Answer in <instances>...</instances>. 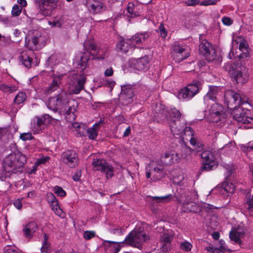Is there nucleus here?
I'll use <instances>...</instances> for the list:
<instances>
[{
  "label": "nucleus",
  "instance_id": "nucleus-1",
  "mask_svg": "<svg viewBox=\"0 0 253 253\" xmlns=\"http://www.w3.org/2000/svg\"><path fill=\"white\" fill-rule=\"evenodd\" d=\"M225 96L226 99L230 100V101H233L235 104L232 112L235 120L242 124H252L253 123V114L251 111L242 107H237L248 102V98L246 96L230 90L225 92Z\"/></svg>",
  "mask_w": 253,
  "mask_h": 253
},
{
  "label": "nucleus",
  "instance_id": "nucleus-2",
  "mask_svg": "<svg viewBox=\"0 0 253 253\" xmlns=\"http://www.w3.org/2000/svg\"><path fill=\"white\" fill-rule=\"evenodd\" d=\"M68 96L65 91H62L57 95L50 97L46 106L49 109L60 114L66 113L69 115L74 113L76 111L78 103L74 99H69Z\"/></svg>",
  "mask_w": 253,
  "mask_h": 253
},
{
  "label": "nucleus",
  "instance_id": "nucleus-3",
  "mask_svg": "<svg viewBox=\"0 0 253 253\" xmlns=\"http://www.w3.org/2000/svg\"><path fill=\"white\" fill-rule=\"evenodd\" d=\"M223 68L237 83L244 84L248 80L249 74L248 70L240 61L227 63Z\"/></svg>",
  "mask_w": 253,
  "mask_h": 253
},
{
  "label": "nucleus",
  "instance_id": "nucleus-4",
  "mask_svg": "<svg viewBox=\"0 0 253 253\" xmlns=\"http://www.w3.org/2000/svg\"><path fill=\"white\" fill-rule=\"evenodd\" d=\"M165 167L158 160L151 161L146 167V177L151 182H156L164 178L166 175Z\"/></svg>",
  "mask_w": 253,
  "mask_h": 253
},
{
  "label": "nucleus",
  "instance_id": "nucleus-5",
  "mask_svg": "<svg viewBox=\"0 0 253 253\" xmlns=\"http://www.w3.org/2000/svg\"><path fill=\"white\" fill-rule=\"evenodd\" d=\"M149 236L144 231L143 228L136 227L126 238L125 241L129 245L141 249L144 242L149 240Z\"/></svg>",
  "mask_w": 253,
  "mask_h": 253
},
{
  "label": "nucleus",
  "instance_id": "nucleus-6",
  "mask_svg": "<svg viewBox=\"0 0 253 253\" xmlns=\"http://www.w3.org/2000/svg\"><path fill=\"white\" fill-rule=\"evenodd\" d=\"M24 158L16 154H10L6 156L3 162V168L8 171L13 172L23 167Z\"/></svg>",
  "mask_w": 253,
  "mask_h": 253
},
{
  "label": "nucleus",
  "instance_id": "nucleus-7",
  "mask_svg": "<svg viewBox=\"0 0 253 253\" xmlns=\"http://www.w3.org/2000/svg\"><path fill=\"white\" fill-rule=\"evenodd\" d=\"M200 82L197 80L193 81L192 83L182 88L177 93V96L179 99H190L194 97L199 90Z\"/></svg>",
  "mask_w": 253,
  "mask_h": 253
},
{
  "label": "nucleus",
  "instance_id": "nucleus-8",
  "mask_svg": "<svg viewBox=\"0 0 253 253\" xmlns=\"http://www.w3.org/2000/svg\"><path fill=\"white\" fill-rule=\"evenodd\" d=\"M172 50L173 59L177 62L185 59L190 55L189 47L177 42H175L172 44Z\"/></svg>",
  "mask_w": 253,
  "mask_h": 253
},
{
  "label": "nucleus",
  "instance_id": "nucleus-9",
  "mask_svg": "<svg viewBox=\"0 0 253 253\" xmlns=\"http://www.w3.org/2000/svg\"><path fill=\"white\" fill-rule=\"evenodd\" d=\"M200 43L199 46L200 53L209 61L214 60L216 57L214 48L207 40H202L200 38Z\"/></svg>",
  "mask_w": 253,
  "mask_h": 253
},
{
  "label": "nucleus",
  "instance_id": "nucleus-10",
  "mask_svg": "<svg viewBox=\"0 0 253 253\" xmlns=\"http://www.w3.org/2000/svg\"><path fill=\"white\" fill-rule=\"evenodd\" d=\"M92 165L94 170L100 171L105 174L107 178L112 177L114 175V169L112 166L108 164L105 160L94 159Z\"/></svg>",
  "mask_w": 253,
  "mask_h": 253
},
{
  "label": "nucleus",
  "instance_id": "nucleus-11",
  "mask_svg": "<svg viewBox=\"0 0 253 253\" xmlns=\"http://www.w3.org/2000/svg\"><path fill=\"white\" fill-rule=\"evenodd\" d=\"M211 106L207 112L209 120L212 122H218L222 121L224 118V112L223 107L216 102L211 103Z\"/></svg>",
  "mask_w": 253,
  "mask_h": 253
},
{
  "label": "nucleus",
  "instance_id": "nucleus-12",
  "mask_svg": "<svg viewBox=\"0 0 253 253\" xmlns=\"http://www.w3.org/2000/svg\"><path fill=\"white\" fill-rule=\"evenodd\" d=\"M57 0H35V1L38 4L39 13L44 16H47L57 6Z\"/></svg>",
  "mask_w": 253,
  "mask_h": 253
},
{
  "label": "nucleus",
  "instance_id": "nucleus-13",
  "mask_svg": "<svg viewBox=\"0 0 253 253\" xmlns=\"http://www.w3.org/2000/svg\"><path fill=\"white\" fill-rule=\"evenodd\" d=\"M135 98L134 87L131 85L127 84L122 86V91L120 99L125 105L131 103Z\"/></svg>",
  "mask_w": 253,
  "mask_h": 253
},
{
  "label": "nucleus",
  "instance_id": "nucleus-14",
  "mask_svg": "<svg viewBox=\"0 0 253 253\" xmlns=\"http://www.w3.org/2000/svg\"><path fill=\"white\" fill-rule=\"evenodd\" d=\"M51 122V117L45 114L40 117H36L32 120L31 123V129L34 134L39 133L43 128V125L46 123H49Z\"/></svg>",
  "mask_w": 253,
  "mask_h": 253
},
{
  "label": "nucleus",
  "instance_id": "nucleus-15",
  "mask_svg": "<svg viewBox=\"0 0 253 253\" xmlns=\"http://www.w3.org/2000/svg\"><path fill=\"white\" fill-rule=\"evenodd\" d=\"M180 136L183 140L189 141L190 144L194 147V149L197 151H200L202 150L203 145L199 142L198 140L194 137L193 130L190 127L184 126V130Z\"/></svg>",
  "mask_w": 253,
  "mask_h": 253
},
{
  "label": "nucleus",
  "instance_id": "nucleus-16",
  "mask_svg": "<svg viewBox=\"0 0 253 253\" xmlns=\"http://www.w3.org/2000/svg\"><path fill=\"white\" fill-rule=\"evenodd\" d=\"M63 162L70 168H75L79 163L78 154L74 150H67L62 155Z\"/></svg>",
  "mask_w": 253,
  "mask_h": 253
},
{
  "label": "nucleus",
  "instance_id": "nucleus-17",
  "mask_svg": "<svg viewBox=\"0 0 253 253\" xmlns=\"http://www.w3.org/2000/svg\"><path fill=\"white\" fill-rule=\"evenodd\" d=\"M41 40V34L38 32H36L31 39L25 38V46L29 50H37L41 48L40 43Z\"/></svg>",
  "mask_w": 253,
  "mask_h": 253
},
{
  "label": "nucleus",
  "instance_id": "nucleus-18",
  "mask_svg": "<svg viewBox=\"0 0 253 253\" xmlns=\"http://www.w3.org/2000/svg\"><path fill=\"white\" fill-rule=\"evenodd\" d=\"M179 159V155L173 151L166 152L158 161L164 167L171 165L177 162Z\"/></svg>",
  "mask_w": 253,
  "mask_h": 253
},
{
  "label": "nucleus",
  "instance_id": "nucleus-19",
  "mask_svg": "<svg viewBox=\"0 0 253 253\" xmlns=\"http://www.w3.org/2000/svg\"><path fill=\"white\" fill-rule=\"evenodd\" d=\"M131 68L139 71H145L148 69V59L145 56L139 59H131L129 61Z\"/></svg>",
  "mask_w": 253,
  "mask_h": 253
},
{
  "label": "nucleus",
  "instance_id": "nucleus-20",
  "mask_svg": "<svg viewBox=\"0 0 253 253\" xmlns=\"http://www.w3.org/2000/svg\"><path fill=\"white\" fill-rule=\"evenodd\" d=\"M86 6L90 12L93 14L101 13L106 9L101 0H87Z\"/></svg>",
  "mask_w": 253,
  "mask_h": 253
},
{
  "label": "nucleus",
  "instance_id": "nucleus-21",
  "mask_svg": "<svg viewBox=\"0 0 253 253\" xmlns=\"http://www.w3.org/2000/svg\"><path fill=\"white\" fill-rule=\"evenodd\" d=\"M219 88L217 86H213L210 87L208 92L204 97V102L208 105L211 103L215 102L217 98V94L219 91Z\"/></svg>",
  "mask_w": 253,
  "mask_h": 253
},
{
  "label": "nucleus",
  "instance_id": "nucleus-22",
  "mask_svg": "<svg viewBox=\"0 0 253 253\" xmlns=\"http://www.w3.org/2000/svg\"><path fill=\"white\" fill-rule=\"evenodd\" d=\"M244 234V230L242 228H233L230 232L229 237L231 240L241 245V238Z\"/></svg>",
  "mask_w": 253,
  "mask_h": 253
},
{
  "label": "nucleus",
  "instance_id": "nucleus-23",
  "mask_svg": "<svg viewBox=\"0 0 253 253\" xmlns=\"http://www.w3.org/2000/svg\"><path fill=\"white\" fill-rule=\"evenodd\" d=\"M103 245L106 253H118L121 249L120 245L118 242L105 241Z\"/></svg>",
  "mask_w": 253,
  "mask_h": 253
},
{
  "label": "nucleus",
  "instance_id": "nucleus-24",
  "mask_svg": "<svg viewBox=\"0 0 253 253\" xmlns=\"http://www.w3.org/2000/svg\"><path fill=\"white\" fill-rule=\"evenodd\" d=\"M38 228L37 225L35 222L31 221L25 225L23 229L24 234L26 238H32Z\"/></svg>",
  "mask_w": 253,
  "mask_h": 253
},
{
  "label": "nucleus",
  "instance_id": "nucleus-25",
  "mask_svg": "<svg viewBox=\"0 0 253 253\" xmlns=\"http://www.w3.org/2000/svg\"><path fill=\"white\" fill-rule=\"evenodd\" d=\"M149 37L148 33L136 34L130 39L133 47L136 45H140L144 42L146 39H147Z\"/></svg>",
  "mask_w": 253,
  "mask_h": 253
},
{
  "label": "nucleus",
  "instance_id": "nucleus-26",
  "mask_svg": "<svg viewBox=\"0 0 253 253\" xmlns=\"http://www.w3.org/2000/svg\"><path fill=\"white\" fill-rule=\"evenodd\" d=\"M89 60L88 54L84 53H80L76 56V60L77 63L80 68L82 69V71L84 72V70L86 68L87 66V62Z\"/></svg>",
  "mask_w": 253,
  "mask_h": 253
},
{
  "label": "nucleus",
  "instance_id": "nucleus-27",
  "mask_svg": "<svg viewBox=\"0 0 253 253\" xmlns=\"http://www.w3.org/2000/svg\"><path fill=\"white\" fill-rule=\"evenodd\" d=\"M169 126L171 132L174 135H180L182 134L184 126H181L179 121L173 120V122Z\"/></svg>",
  "mask_w": 253,
  "mask_h": 253
},
{
  "label": "nucleus",
  "instance_id": "nucleus-28",
  "mask_svg": "<svg viewBox=\"0 0 253 253\" xmlns=\"http://www.w3.org/2000/svg\"><path fill=\"white\" fill-rule=\"evenodd\" d=\"M132 47L133 45L130 39H126V41L122 40L117 44V48L119 50L124 53H126Z\"/></svg>",
  "mask_w": 253,
  "mask_h": 253
},
{
  "label": "nucleus",
  "instance_id": "nucleus-29",
  "mask_svg": "<svg viewBox=\"0 0 253 253\" xmlns=\"http://www.w3.org/2000/svg\"><path fill=\"white\" fill-rule=\"evenodd\" d=\"M20 62L26 67L29 68L32 67V59L27 54L26 51L21 53L19 57Z\"/></svg>",
  "mask_w": 253,
  "mask_h": 253
},
{
  "label": "nucleus",
  "instance_id": "nucleus-30",
  "mask_svg": "<svg viewBox=\"0 0 253 253\" xmlns=\"http://www.w3.org/2000/svg\"><path fill=\"white\" fill-rule=\"evenodd\" d=\"M155 111L156 113L155 117L156 118H159L161 120L167 118L168 117V114H169L168 110L161 105L159 106L157 105Z\"/></svg>",
  "mask_w": 253,
  "mask_h": 253
},
{
  "label": "nucleus",
  "instance_id": "nucleus-31",
  "mask_svg": "<svg viewBox=\"0 0 253 253\" xmlns=\"http://www.w3.org/2000/svg\"><path fill=\"white\" fill-rule=\"evenodd\" d=\"M63 75L55 76L53 77L51 84L49 86L47 91L48 92H52L56 90L59 84L61 83V80Z\"/></svg>",
  "mask_w": 253,
  "mask_h": 253
},
{
  "label": "nucleus",
  "instance_id": "nucleus-32",
  "mask_svg": "<svg viewBox=\"0 0 253 253\" xmlns=\"http://www.w3.org/2000/svg\"><path fill=\"white\" fill-rule=\"evenodd\" d=\"M101 123V120L100 122L95 123L91 127L86 129V133L88 138L90 139H94L97 136V133L98 130V127L100 124Z\"/></svg>",
  "mask_w": 253,
  "mask_h": 253
},
{
  "label": "nucleus",
  "instance_id": "nucleus-33",
  "mask_svg": "<svg viewBox=\"0 0 253 253\" xmlns=\"http://www.w3.org/2000/svg\"><path fill=\"white\" fill-rule=\"evenodd\" d=\"M85 82V78L84 75H81L77 79V84L73 90L74 93L78 94L83 89L84 84Z\"/></svg>",
  "mask_w": 253,
  "mask_h": 253
},
{
  "label": "nucleus",
  "instance_id": "nucleus-34",
  "mask_svg": "<svg viewBox=\"0 0 253 253\" xmlns=\"http://www.w3.org/2000/svg\"><path fill=\"white\" fill-rule=\"evenodd\" d=\"M126 10L129 14V16L134 17L139 15L137 5H135L133 2H129L126 7Z\"/></svg>",
  "mask_w": 253,
  "mask_h": 253
},
{
  "label": "nucleus",
  "instance_id": "nucleus-35",
  "mask_svg": "<svg viewBox=\"0 0 253 253\" xmlns=\"http://www.w3.org/2000/svg\"><path fill=\"white\" fill-rule=\"evenodd\" d=\"M73 127L80 136H84L86 134V129L83 124L75 123L73 124Z\"/></svg>",
  "mask_w": 253,
  "mask_h": 253
},
{
  "label": "nucleus",
  "instance_id": "nucleus-36",
  "mask_svg": "<svg viewBox=\"0 0 253 253\" xmlns=\"http://www.w3.org/2000/svg\"><path fill=\"white\" fill-rule=\"evenodd\" d=\"M197 206L194 203L189 202L182 205V211L185 212H195Z\"/></svg>",
  "mask_w": 253,
  "mask_h": 253
},
{
  "label": "nucleus",
  "instance_id": "nucleus-37",
  "mask_svg": "<svg viewBox=\"0 0 253 253\" xmlns=\"http://www.w3.org/2000/svg\"><path fill=\"white\" fill-rule=\"evenodd\" d=\"M201 158L204 162H211L214 160V157L212 153L209 150H204L200 154Z\"/></svg>",
  "mask_w": 253,
  "mask_h": 253
},
{
  "label": "nucleus",
  "instance_id": "nucleus-38",
  "mask_svg": "<svg viewBox=\"0 0 253 253\" xmlns=\"http://www.w3.org/2000/svg\"><path fill=\"white\" fill-rule=\"evenodd\" d=\"M173 196L171 194H169L165 196L161 197H152V200L158 203H167L170 201Z\"/></svg>",
  "mask_w": 253,
  "mask_h": 253
},
{
  "label": "nucleus",
  "instance_id": "nucleus-39",
  "mask_svg": "<svg viewBox=\"0 0 253 253\" xmlns=\"http://www.w3.org/2000/svg\"><path fill=\"white\" fill-rule=\"evenodd\" d=\"M18 88L16 86H8L5 84H0V90L4 92L12 93L16 91Z\"/></svg>",
  "mask_w": 253,
  "mask_h": 253
},
{
  "label": "nucleus",
  "instance_id": "nucleus-40",
  "mask_svg": "<svg viewBox=\"0 0 253 253\" xmlns=\"http://www.w3.org/2000/svg\"><path fill=\"white\" fill-rule=\"evenodd\" d=\"M48 237L45 233L43 234V241L42 242V246L41 248V252L42 253H47L49 250L50 246L47 242Z\"/></svg>",
  "mask_w": 253,
  "mask_h": 253
},
{
  "label": "nucleus",
  "instance_id": "nucleus-41",
  "mask_svg": "<svg viewBox=\"0 0 253 253\" xmlns=\"http://www.w3.org/2000/svg\"><path fill=\"white\" fill-rule=\"evenodd\" d=\"M26 94L24 92H20L15 97L14 102L15 104H20L23 103L26 99Z\"/></svg>",
  "mask_w": 253,
  "mask_h": 253
},
{
  "label": "nucleus",
  "instance_id": "nucleus-42",
  "mask_svg": "<svg viewBox=\"0 0 253 253\" xmlns=\"http://www.w3.org/2000/svg\"><path fill=\"white\" fill-rule=\"evenodd\" d=\"M215 166V162L214 160H211V162H205L204 164L201 168V170L209 171L213 169V168Z\"/></svg>",
  "mask_w": 253,
  "mask_h": 253
},
{
  "label": "nucleus",
  "instance_id": "nucleus-43",
  "mask_svg": "<svg viewBox=\"0 0 253 253\" xmlns=\"http://www.w3.org/2000/svg\"><path fill=\"white\" fill-rule=\"evenodd\" d=\"M173 239L172 234L169 232L167 231L164 232L161 237V240L165 243L170 242Z\"/></svg>",
  "mask_w": 253,
  "mask_h": 253
},
{
  "label": "nucleus",
  "instance_id": "nucleus-44",
  "mask_svg": "<svg viewBox=\"0 0 253 253\" xmlns=\"http://www.w3.org/2000/svg\"><path fill=\"white\" fill-rule=\"evenodd\" d=\"M239 49L243 52V54L240 55L241 58L248 57L249 53L248 52L247 43L245 42H242L239 44Z\"/></svg>",
  "mask_w": 253,
  "mask_h": 253
},
{
  "label": "nucleus",
  "instance_id": "nucleus-45",
  "mask_svg": "<svg viewBox=\"0 0 253 253\" xmlns=\"http://www.w3.org/2000/svg\"><path fill=\"white\" fill-rule=\"evenodd\" d=\"M192 245L186 241L182 242L180 245V248L185 252H189L192 248Z\"/></svg>",
  "mask_w": 253,
  "mask_h": 253
},
{
  "label": "nucleus",
  "instance_id": "nucleus-46",
  "mask_svg": "<svg viewBox=\"0 0 253 253\" xmlns=\"http://www.w3.org/2000/svg\"><path fill=\"white\" fill-rule=\"evenodd\" d=\"M88 50L90 54L94 57L99 54V50L97 49L96 46L93 43H90L89 45Z\"/></svg>",
  "mask_w": 253,
  "mask_h": 253
},
{
  "label": "nucleus",
  "instance_id": "nucleus-47",
  "mask_svg": "<svg viewBox=\"0 0 253 253\" xmlns=\"http://www.w3.org/2000/svg\"><path fill=\"white\" fill-rule=\"evenodd\" d=\"M246 208L247 211L250 213L253 212V194L246 204Z\"/></svg>",
  "mask_w": 253,
  "mask_h": 253
},
{
  "label": "nucleus",
  "instance_id": "nucleus-48",
  "mask_svg": "<svg viewBox=\"0 0 253 253\" xmlns=\"http://www.w3.org/2000/svg\"><path fill=\"white\" fill-rule=\"evenodd\" d=\"M22 9V8L21 6L15 4L12 7L11 14L14 16H19L21 13Z\"/></svg>",
  "mask_w": 253,
  "mask_h": 253
},
{
  "label": "nucleus",
  "instance_id": "nucleus-49",
  "mask_svg": "<svg viewBox=\"0 0 253 253\" xmlns=\"http://www.w3.org/2000/svg\"><path fill=\"white\" fill-rule=\"evenodd\" d=\"M11 172V171H9L3 169V170L0 171V180L5 181L7 177L10 176Z\"/></svg>",
  "mask_w": 253,
  "mask_h": 253
},
{
  "label": "nucleus",
  "instance_id": "nucleus-50",
  "mask_svg": "<svg viewBox=\"0 0 253 253\" xmlns=\"http://www.w3.org/2000/svg\"><path fill=\"white\" fill-rule=\"evenodd\" d=\"M20 138L23 141L32 140L34 138L32 134L30 132H24L20 135Z\"/></svg>",
  "mask_w": 253,
  "mask_h": 253
},
{
  "label": "nucleus",
  "instance_id": "nucleus-51",
  "mask_svg": "<svg viewBox=\"0 0 253 253\" xmlns=\"http://www.w3.org/2000/svg\"><path fill=\"white\" fill-rule=\"evenodd\" d=\"M54 191L55 194L60 197H64L66 194L65 191L62 187L58 186L54 187Z\"/></svg>",
  "mask_w": 253,
  "mask_h": 253
},
{
  "label": "nucleus",
  "instance_id": "nucleus-52",
  "mask_svg": "<svg viewBox=\"0 0 253 253\" xmlns=\"http://www.w3.org/2000/svg\"><path fill=\"white\" fill-rule=\"evenodd\" d=\"M169 115L171 118H174L175 119H179L181 116L180 112L175 108L171 110Z\"/></svg>",
  "mask_w": 253,
  "mask_h": 253
},
{
  "label": "nucleus",
  "instance_id": "nucleus-53",
  "mask_svg": "<svg viewBox=\"0 0 253 253\" xmlns=\"http://www.w3.org/2000/svg\"><path fill=\"white\" fill-rule=\"evenodd\" d=\"M95 232L93 231H85L84 233V237L86 240H90L95 237Z\"/></svg>",
  "mask_w": 253,
  "mask_h": 253
},
{
  "label": "nucleus",
  "instance_id": "nucleus-54",
  "mask_svg": "<svg viewBox=\"0 0 253 253\" xmlns=\"http://www.w3.org/2000/svg\"><path fill=\"white\" fill-rule=\"evenodd\" d=\"M51 26L60 27L63 24L62 20L60 19H55L52 22H49Z\"/></svg>",
  "mask_w": 253,
  "mask_h": 253
},
{
  "label": "nucleus",
  "instance_id": "nucleus-55",
  "mask_svg": "<svg viewBox=\"0 0 253 253\" xmlns=\"http://www.w3.org/2000/svg\"><path fill=\"white\" fill-rule=\"evenodd\" d=\"M206 249L208 252H211V253H224L223 251L219 249L218 248H213L211 246L207 247Z\"/></svg>",
  "mask_w": 253,
  "mask_h": 253
},
{
  "label": "nucleus",
  "instance_id": "nucleus-56",
  "mask_svg": "<svg viewBox=\"0 0 253 253\" xmlns=\"http://www.w3.org/2000/svg\"><path fill=\"white\" fill-rule=\"evenodd\" d=\"M47 200L49 203L57 201L55 196L52 193H47Z\"/></svg>",
  "mask_w": 253,
  "mask_h": 253
},
{
  "label": "nucleus",
  "instance_id": "nucleus-57",
  "mask_svg": "<svg viewBox=\"0 0 253 253\" xmlns=\"http://www.w3.org/2000/svg\"><path fill=\"white\" fill-rule=\"evenodd\" d=\"M4 253H20V252L14 247H9L5 250Z\"/></svg>",
  "mask_w": 253,
  "mask_h": 253
},
{
  "label": "nucleus",
  "instance_id": "nucleus-58",
  "mask_svg": "<svg viewBox=\"0 0 253 253\" xmlns=\"http://www.w3.org/2000/svg\"><path fill=\"white\" fill-rule=\"evenodd\" d=\"M110 231L111 233L114 234H121L124 231V229L119 227L112 228Z\"/></svg>",
  "mask_w": 253,
  "mask_h": 253
},
{
  "label": "nucleus",
  "instance_id": "nucleus-59",
  "mask_svg": "<svg viewBox=\"0 0 253 253\" xmlns=\"http://www.w3.org/2000/svg\"><path fill=\"white\" fill-rule=\"evenodd\" d=\"M185 3L188 6H194L200 3V0H186Z\"/></svg>",
  "mask_w": 253,
  "mask_h": 253
},
{
  "label": "nucleus",
  "instance_id": "nucleus-60",
  "mask_svg": "<svg viewBox=\"0 0 253 253\" xmlns=\"http://www.w3.org/2000/svg\"><path fill=\"white\" fill-rule=\"evenodd\" d=\"M222 21L223 23L227 26H229L232 24V21L231 18L227 17H224L222 18Z\"/></svg>",
  "mask_w": 253,
  "mask_h": 253
},
{
  "label": "nucleus",
  "instance_id": "nucleus-61",
  "mask_svg": "<svg viewBox=\"0 0 253 253\" xmlns=\"http://www.w3.org/2000/svg\"><path fill=\"white\" fill-rule=\"evenodd\" d=\"M13 204L14 206L18 210H20L22 207L21 201L19 199L15 200Z\"/></svg>",
  "mask_w": 253,
  "mask_h": 253
},
{
  "label": "nucleus",
  "instance_id": "nucleus-62",
  "mask_svg": "<svg viewBox=\"0 0 253 253\" xmlns=\"http://www.w3.org/2000/svg\"><path fill=\"white\" fill-rule=\"evenodd\" d=\"M113 73H114V71H113L112 68L110 67V68H107L105 70V71L104 72V74L106 76L110 77L113 75Z\"/></svg>",
  "mask_w": 253,
  "mask_h": 253
},
{
  "label": "nucleus",
  "instance_id": "nucleus-63",
  "mask_svg": "<svg viewBox=\"0 0 253 253\" xmlns=\"http://www.w3.org/2000/svg\"><path fill=\"white\" fill-rule=\"evenodd\" d=\"M48 159V157H46V158H41V159H38L36 163H35V164L36 165H40V164H44L47 161Z\"/></svg>",
  "mask_w": 253,
  "mask_h": 253
},
{
  "label": "nucleus",
  "instance_id": "nucleus-64",
  "mask_svg": "<svg viewBox=\"0 0 253 253\" xmlns=\"http://www.w3.org/2000/svg\"><path fill=\"white\" fill-rule=\"evenodd\" d=\"M81 173L80 171H77L73 175V179L75 181H78L80 179Z\"/></svg>",
  "mask_w": 253,
  "mask_h": 253
}]
</instances>
